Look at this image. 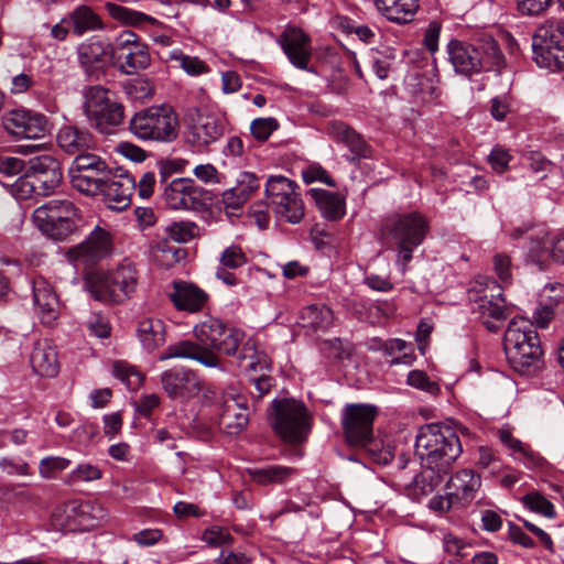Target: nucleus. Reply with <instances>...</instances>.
<instances>
[{
  "label": "nucleus",
  "mask_w": 564,
  "mask_h": 564,
  "mask_svg": "<svg viewBox=\"0 0 564 564\" xmlns=\"http://www.w3.org/2000/svg\"><path fill=\"white\" fill-rule=\"evenodd\" d=\"M12 194L18 199H29L33 197V195H39V189L36 184H34V178H32L28 173L20 176L12 184Z\"/></svg>",
  "instance_id": "nucleus-56"
},
{
  "label": "nucleus",
  "mask_w": 564,
  "mask_h": 564,
  "mask_svg": "<svg viewBox=\"0 0 564 564\" xmlns=\"http://www.w3.org/2000/svg\"><path fill=\"white\" fill-rule=\"evenodd\" d=\"M59 162L51 155H41L33 158L29 161V167L26 173L32 177L36 178L39 175L46 174L47 172L59 171Z\"/></svg>",
  "instance_id": "nucleus-47"
},
{
  "label": "nucleus",
  "mask_w": 564,
  "mask_h": 564,
  "mask_svg": "<svg viewBox=\"0 0 564 564\" xmlns=\"http://www.w3.org/2000/svg\"><path fill=\"white\" fill-rule=\"evenodd\" d=\"M278 42L293 66L307 69L312 57V45L310 36L303 30L288 25Z\"/></svg>",
  "instance_id": "nucleus-20"
},
{
  "label": "nucleus",
  "mask_w": 564,
  "mask_h": 564,
  "mask_svg": "<svg viewBox=\"0 0 564 564\" xmlns=\"http://www.w3.org/2000/svg\"><path fill=\"white\" fill-rule=\"evenodd\" d=\"M268 206L276 217L290 224H299L304 217V204L296 189L292 195H285L280 205L268 204Z\"/></svg>",
  "instance_id": "nucleus-36"
},
{
  "label": "nucleus",
  "mask_w": 564,
  "mask_h": 564,
  "mask_svg": "<svg viewBox=\"0 0 564 564\" xmlns=\"http://www.w3.org/2000/svg\"><path fill=\"white\" fill-rule=\"evenodd\" d=\"M249 422L248 408L242 397L227 394L221 403L219 429L228 435H238Z\"/></svg>",
  "instance_id": "nucleus-23"
},
{
  "label": "nucleus",
  "mask_w": 564,
  "mask_h": 564,
  "mask_svg": "<svg viewBox=\"0 0 564 564\" xmlns=\"http://www.w3.org/2000/svg\"><path fill=\"white\" fill-rule=\"evenodd\" d=\"M533 59L541 68L564 69V22L547 21L532 39Z\"/></svg>",
  "instance_id": "nucleus-11"
},
{
  "label": "nucleus",
  "mask_w": 564,
  "mask_h": 564,
  "mask_svg": "<svg viewBox=\"0 0 564 564\" xmlns=\"http://www.w3.org/2000/svg\"><path fill=\"white\" fill-rule=\"evenodd\" d=\"M76 207L69 199L54 198L37 207L32 215L35 226L55 240L66 239L75 229Z\"/></svg>",
  "instance_id": "nucleus-12"
},
{
  "label": "nucleus",
  "mask_w": 564,
  "mask_h": 564,
  "mask_svg": "<svg viewBox=\"0 0 564 564\" xmlns=\"http://www.w3.org/2000/svg\"><path fill=\"white\" fill-rule=\"evenodd\" d=\"M280 128V123L273 117L257 118L250 124L252 137L258 141H267L270 135Z\"/></svg>",
  "instance_id": "nucleus-48"
},
{
  "label": "nucleus",
  "mask_w": 564,
  "mask_h": 564,
  "mask_svg": "<svg viewBox=\"0 0 564 564\" xmlns=\"http://www.w3.org/2000/svg\"><path fill=\"white\" fill-rule=\"evenodd\" d=\"M112 375L124 383L129 390L138 389L143 381V376L135 367L121 360L112 365Z\"/></svg>",
  "instance_id": "nucleus-42"
},
{
  "label": "nucleus",
  "mask_w": 564,
  "mask_h": 564,
  "mask_svg": "<svg viewBox=\"0 0 564 564\" xmlns=\"http://www.w3.org/2000/svg\"><path fill=\"white\" fill-rule=\"evenodd\" d=\"M113 42L101 35H91L76 47L77 64L83 73L98 79L113 63Z\"/></svg>",
  "instance_id": "nucleus-15"
},
{
  "label": "nucleus",
  "mask_w": 564,
  "mask_h": 564,
  "mask_svg": "<svg viewBox=\"0 0 564 564\" xmlns=\"http://www.w3.org/2000/svg\"><path fill=\"white\" fill-rule=\"evenodd\" d=\"M84 113L101 133L109 134L123 121V106L102 86H90L84 91Z\"/></svg>",
  "instance_id": "nucleus-9"
},
{
  "label": "nucleus",
  "mask_w": 564,
  "mask_h": 564,
  "mask_svg": "<svg viewBox=\"0 0 564 564\" xmlns=\"http://www.w3.org/2000/svg\"><path fill=\"white\" fill-rule=\"evenodd\" d=\"M358 448H364L367 451L373 458L375 462L381 465H388L393 459V453L390 446H387L380 440H376L370 436L369 442L365 445H357Z\"/></svg>",
  "instance_id": "nucleus-46"
},
{
  "label": "nucleus",
  "mask_w": 564,
  "mask_h": 564,
  "mask_svg": "<svg viewBox=\"0 0 564 564\" xmlns=\"http://www.w3.org/2000/svg\"><path fill=\"white\" fill-rule=\"evenodd\" d=\"M112 170L110 167L87 172H68V176L75 189L87 196H97L109 181Z\"/></svg>",
  "instance_id": "nucleus-32"
},
{
  "label": "nucleus",
  "mask_w": 564,
  "mask_h": 564,
  "mask_svg": "<svg viewBox=\"0 0 564 564\" xmlns=\"http://www.w3.org/2000/svg\"><path fill=\"white\" fill-rule=\"evenodd\" d=\"M297 185L282 175L269 177L265 184L268 204L280 205L285 195H292Z\"/></svg>",
  "instance_id": "nucleus-38"
},
{
  "label": "nucleus",
  "mask_w": 564,
  "mask_h": 564,
  "mask_svg": "<svg viewBox=\"0 0 564 564\" xmlns=\"http://www.w3.org/2000/svg\"><path fill=\"white\" fill-rule=\"evenodd\" d=\"M329 135L339 143L345 144L352 154V160L370 156V147L354 129L346 123L336 121L328 126Z\"/></svg>",
  "instance_id": "nucleus-29"
},
{
  "label": "nucleus",
  "mask_w": 564,
  "mask_h": 564,
  "mask_svg": "<svg viewBox=\"0 0 564 564\" xmlns=\"http://www.w3.org/2000/svg\"><path fill=\"white\" fill-rule=\"evenodd\" d=\"M129 129L143 141L172 142L178 135V118L167 105L152 106L135 112Z\"/></svg>",
  "instance_id": "nucleus-6"
},
{
  "label": "nucleus",
  "mask_w": 564,
  "mask_h": 564,
  "mask_svg": "<svg viewBox=\"0 0 564 564\" xmlns=\"http://www.w3.org/2000/svg\"><path fill=\"white\" fill-rule=\"evenodd\" d=\"M62 178V170L39 175V177L34 178V184H36L39 195L46 196L53 193L55 188L59 186Z\"/></svg>",
  "instance_id": "nucleus-55"
},
{
  "label": "nucleus",
  "mask_w": 564,
  "mask_h": 564,
  "mask_svg": "<svg viewBox=\"0 0 564 564\" xmlns=\"http://www.w3.org/2000/svg\"><path fill=\"white\" fill-rule=\"evenodd\" d=\"M449 471H442L438 468L424 466V469L414 478L413 485L422 495L427 496L440 487Z\"/></svg>",
  "instance_id": "nucleus-41"
},
{
  "label": "nucleus",
  "mask_w": 564,
  "mask_h": 564,
  "mask_svg": "<svg viewBox=\"0 0 564 564\" xmlns=\"http://www.w3.org/2000/svg\"><path fill=\"white\" fill-rule=\"evenodd\" d=\"M163 197L172 209H199L209 193L192 178H175L164 187Z\"/></svg>",
  "instance_id": "nucleus-16"
},
{
  "label": "nucleus",
  "mask_w": 564,
  "mask_h": 564,
  "mask_svg": "<svg viewBox=\"0 0 564 564\" xmlns=\"http://www.w3.org/2000/svg\"><path fill=\"white\" fill-rule=\"evenodd\" d=\"M219 262V267L236 270L247 263V257L241 247L231 245L220 253Z\"/></svg>",
  "instance_id": "nucleus-50"
},
{
  "label": "nucleus",
  "mask_w": 564,
  "mask_h": 564,
  "mask_svg": "<svg viewBox=\"0 0 564 564\" xmlns=\"http://www.w3.org/2000/svg\"><path fill=\"white\" fill-rule=\"evenodd\" d=\"M84 325L88 334L97 338H107L111 332L108 318L99 313H91Z\"/></svg>",
  "instance_id": "nucleus-51"
},
{
  "label": "nucleus",
  "mask_w": 564,
  "mask_h": 564,
  "mask_svg": "<svg viewBox=\"0 0 564 564\" xmlns=\"http://www.w3.org/2000/svg\"><path fill=\"white\" fill-rule=\"evenodd\" d=\"M196 340L183 339L170 345L159 356L160 361L173 358L189 359L206 368L224 371V354L236 358V364L243 371H257L267 367V356L258 351L252 337L245 339V332L228 327L216 317H207L194 326Z\"/></svg>",
  "instance_id": "nucleus-1"
},
{
  "label": "nucleus",
  "mask_w": 564,
  "mask_h": 564,
  "mask_svg": "<svg viewBox=\"0 0 564 564\" xmlns=\"http://www.w3.org/2000/svg\"><path fill=\"white\" fill-rule=\"evenodd\" d=\"M171 57L180 62L181 67L192 76L202 75L208 72V66L196 56L185 55L182 52H173Z\"/></svg>",
  "instance_id": "nucleus-52"
},
{
  "label": "nucleus",
  "mask_w": 564,
  "mask_h": 564,
  "mask_svg": "<svg viewBox=\"0 0 564 564\" xmlns=\"http://www.w3.org/2000/svg\"><path fill=\"white\" fill-rule=\"evenodd\" d=\"M225 134V120L212 112H200L189 126L188 140L197 149H206Z\"/></svg>",
  "instance_id": "nucleus-22"
},
{
  "label": "nucleus",
  "mask_w": 564,
  "mask_h": 564,
  "mask_svg": "<svg viewBox=\"0 0 564 564\" xmlns=\"http://www.w3.org/2000/svg\"><path fill=\"white\" fill-rule=\"evenodd\" d=\"M30 364L36 375L47 378L55 377L59 370V362L57 350L53 343L48 339H41L34 343Z\"/></svg>",
  "instance_id": "nucleus-26"
},
{
  "label": "nucleus",
  "mask_w": 564,
  "mask_h": 564,
  "mask_svg": "<svg viewBox=\"0 0 564 564\" xmlns=\"http://www.w3.org/2000/svg\"><path fill=\"white\" fill-rule=\"evenodd\" d=\"M110 169L106 161L99 155L86 152L78 158H75L68 167V172H87L96 170Z\"/></svg>",
  "instance_id": "nucleus-45"
},
{
  "label": "nucleus",
  "mask_w": 564,
  "mask_h": 564,
  "mask_svg": "<svg viewBox=\"0 0 564 564\" xmlns=\"http://www.w3.org/2000/svg\"><path fill=\"white\" fill-rule=\"evenodd\" d=\"M101 470L91 464L78 465L69 475V481H94L101 478Z\"/></svg>",
  "instance_id": "nucleus-57"
},
{
  "label": "nucleus",
  "mask_w": 564,
  "mask_h": 564,
  "mask_svg": "<svg viewBox=\"0 0 564 564\" xmlns=\"http://www.w3.org/2000/svg\"><path fill=\"white\" fill-rule=\"evenodd\" d=\"M85 285L99 302L122 303L137 290V270L131 262H122L109 273L93 271L86 275Z\"/></svg>",
  "instance_id": "nucleus-5"
},
{
  "label": "nucleus",
  "mask_w": 564,
  "mask_h": 564,
  "mask_svg": "<svg viewBox=\"0 0 564 564\" xmlns=\"http://www.w3.org/2000/svg\"><path fill=\"white\" fill-rule=\"evenodd\" d=\"M113 63L126 75H133L151 64L148 45L132 31H123L113 40Z\"/></svg>",
  "instance_id": "nucleus-14"
},
{
  "label": "nucleus",
  "mask_w": 564,
  "mask_h": 564,
  "mask_svg": "<svg viewBox=\"0 0 564 564\" xmlns=\"http://www.w3.org/2000/svg\"><path fill=\"white\" fill-rule=\"evenodd\" d=\"M522 502L529 510L535 513L542 514L549 519L555 517L554 505L536 491L527 494L522 498Z\"/></svg>",
  "instance_id": "nucleus-44"
},
{
  "label": "nucleus",
  "mask_w": 564,
  "mask_h": 564,
  "mask_svg": "<svg viewBox=\"0 0 564 564\" xmlns=\"http://www.w3.org/2000/svg\"><path fill=\"white\" fill-rule=\"evenodd\" d=\"M384 17L395 23L403 24L413 20L419 9V0H391Z\"/></svg>",
  "instance_id": "nucleus-39"
},
{
  "label": "nucleus",
  "mask_w": 564,
  "mask_h": 564,
  "mask_svg": "<svg viewBox=\"0 0 564 564\" xmlns=\"http://www.w3.org/2000/svg\"><path fill=\"white\" fill-rule=\"evenodd\" d=\"M308 193L314 199L323 218L330 221H336L345 216V198L338 193L329 192L323 188H311Z\"/></svg>",
  "instance_id": "nucleus-31"
},
{
  "label": "nucleus",
  "mask_w": 564,
  "mask_h": 564,
  "mask_svg": "<svg viewBox=\"0 0 564 564\" xmlns=\"http://www.w3.org/2000/svg\"><path fill=\"white\" fill-rule=\"evenodd\" d=\"M137 334L142 347L149 352L156 350L165 343V325L160 318H141Z\"/></svg>",
  "instance_id": "nucleus-34"
},
{
  "label": "nucleus",
  "mask_w": 564,
  "mask_h": 564,
  "mask_svg": "<svg viewBox=\"0 0 564 564\" xmlns=\"http://www.w3.org/2000/svg\"><path fill=\"white\" fill-rule=\"evenodd\" d=\"M530 239L529 257L534 263L543 269L547 260L552 258V241L544 231H540L534 236L531 235Z\"/></svg>",
  "instance_id": "nucleus-40"
},
{
  "label": "nucleus",
  "mask_w": 564,
  "mask_h": 564,
  "mask_svg": "<svg viewBox=\"0 0 564 564\" xmlns=\"http://www.w3.org/2000/svg\"><path fill=\"white\" fill-rule=\"evenodd\" d=\"M135 178L123 169L112 170L109 181L105 184L99 195L112 210H123L131 204V197L135 191Z\"/></svg>",
  "instance_id": "nucleus-18"
},
{
  "label": "nucleus",
  "mask_w": 564,
  "mask_h": 564,
  "mask_svg": "<svg viewBox=\"0 0 564 564\" xmlns=\"http://www.w3.org/2000/svg\"><path fill=\"white\" fill-rule=\"evenodd\" d=\"M56 142L64 153L75 158L85 154L95 145L94 137L87 129L73 124H65L58 129Z\"/></svg>",
  "instance_id": "nucleus-24"
},
{
  "label": "nucleus",
  "mask_w": 564,
  "mask_h": 564,
  "mask_svg": "<svg viewBox=\"0 0 564 564\" xmlns=\"http://www.w3.org/2000/svg\"><path fill=\"white\" fill-rule=\"evenodd\" d=\"M170 299L177 310L196 313L203 310L209 295L193 283L178 281L174 283Z\"/></svg>",
  "instance_id": "nucleus-28"
},
{
  "label": "nucleus",
  "mask_w": 564,
  "mask_h": 564,
  "mask_svg": "<svg viewBox=\"0 0 564 564\" xmlns=\"http://www.w3.org/2000/svg\"><path fill=\"white\" fill-rule=\"evenodd\" d=\"M503 345L510 360L521 367H530L543 354L534 324L523 317H513L509 322Z\"/></svg>",
  "instance_id": "nucleus-8"
},
{
  "label": "nucleus",
  "mask_w": 564,
  "mask_h": 564,
  "mask_svg": "<svg viewBox=\"0 0 564 564\" xmlns=\"http://www.w3.org/2000/svg\"><path fill=\"white\" fill-rule=\"evenodd\" d=\"M406 382L409 386L425 391L432 395H436L441 390L438 383L432 381L426 373L421 370L410 371Z\"/></svg>",
  "instance_id": "nucleus-53"
},
{
  "label": "nucleus",
  "mask_w": 564,
  "mask_h": 564,
  "mask_svg": "<svg viewBox=\"0 0 564 564\" xmlns=\"http://www.w3.org/2000/svg\"><path fill=\"white\" fill-rule=\"evenodd\" d=\"M163 538V532L160 529H143L133 533L129 540L135 542L141 547H148L156 544Z\"/></svg>",
  "instance_id": "nucleus-60"
},
{
  "label": "nucleus",
  "mask_w": 564,
  "mask_h": 564,
  "mask_svg": "<svg viewBox=\"0 0 564 564\" xmlns=\"http://www.w3.org/2000/svg\"><path fill=\"white\" fill-rule=\"evenodd\" d=\"M384 234L397 250L395 264L402 273L430 231L429 220L419 212L399 214L386 220Z\"/></svg>",
  "instance_id": "nucleus-4"
},
{
  "label": "nucleus",
  "mask_w": 564,
  "mask_h": 564,
  "mask_svg": "<svg viewBox=\"0 0 564 564\" xmlns=\"http://www.w3.org/2000/svg\"><path fill=\"white\" fill-rule=\"evenodd\" d=\"M70 464V460L59 456H48L40 462L39 473L43 478L52 479L57 476L58 473L66 469Z\"/></svg>",
  "instance_id": "nucleus-49"
},
{
  "label": "nucleus",
  "mask_w": 564,
  "mask_h": 564,
  "mask_svg": "<svg viewBox=\"0 0 564 564\" xmlns=\"http://www.w3.org/2000/svg\"><path fill=\"white\" fill-rule=\"evenodd\" d=\"M294 473V468L282 465H268L249 469L251 479L259 485L282 484Z\"/></svg>",
  "instance_id": "nucleus-37"
},
{
  "label": "nucleus",
  "mask_w": 564,
  "mask_h": 564,
  "mask_svg": "<svg viewBox=\"0 0 564 564\" xmlns=\"http://www.w3.org/2000/svg\"><path fill=\"white\" fill-rule=\"evenodd\" d=\"M463 452L455 427L441 423L422 425L415 437V453L424 466L451 471Z\"/></svg>",
  "instance_id": "nucleus-2"
},
{
  "label": "nucleus",
  "mask_w": 564,
  "mask_h": 564,
  "mask_svg": "<svg viewBox=\"0 0 564 564\" xmlns=\"http://www.w3.org/2000/svg\"><path fill=\"white\" fill-rule=\"evenodd\" d=\"M259 186L260 183L258 177L251 172H241L235 185L237 191H239V193H241V195H243L247 200L259 188Z\"/></svg>",
  "instance_id": "nucleus-58"
},
{
  "label": "nucleus",
  "mask_w": 564,
  "mask_h": 564,
  "mask_svg": "<svg viewBox=\"0 0 564 564\" xmlns=\"http://www.w3.org/2000/svg\"><path fill=\"white\" fill-rule=\"evenodd\" d=\"M203 540L210 545H220L231 543L230 533L221 527H213L203 533Z\"/></svg>",
  "instance_id": "nucleus-63"
},
{
  "label": "nucleus",
  "mask_w": 564,
  "mask_h": 564,
  "mask_svg": "<svg viewBox=\"0 0 564 564\" xmlns=\"http://www.w3.org/2000/svg\"><path fill=\"white\" fill-rule=\"evenodd\" d=\"M65 22L69 24L72 34L76 37L106 29L102 18L87 4H79L74 8L65 15Z\"/></svg>",
  "instance_id": "nucleus-27"
},
{
  "label": "nucleus",
  "mask_w": 564,
  "mask_h": 564,
  "mask_svg": "<svg viewBox=\"0 0 564 564\" xmlns=\"http://www.w3.org/2000/svg\"><path fill=\"white\" fill-rule=\"evenodd\" d=\"M511 155L502 147H495L488 155V162L497 173H503L508 170Z\"/></svg>",
  "instance_id": "nucleus-59"
},
{
  "label": "nucleus",
  "mask_w": 564,
  "mask_h": 564,
  "mask_svg": "<svg viewBox=\"0 0 564 564\" xmlns=\"http://www.w3.org/2000/svg\"><path fill=\"white\" fill-rule=\"evenodd\" d=\"M447 486L457 502L468 503L475 499L481 479L474 470L462 469L449 479Z\"/></svg>",
  "instance_id": "nucleus-30"
},
{
  "label": "nucleus",
  "mask_w": 564,
  "mask_h": 564,
  "mask_svg": "<svg viewBox=\"0 0 564 564\" xmlns=\"http://www.w3.org/2000/svg\"><path fill=\"white\" fill-rule=\"evenodd\" d=\"M161 382L170 398L187 397L199 390V382L196 373L188 368L180 367L164 371Z\"/></svg>",
  "instance_id": "nucleus-25"
},
{
  "label": "nucleus",
  "mask_w": 564,
  "mask_h": 564,
  "mask_svg": "<svg viewBox=\"0 0 564 564\" xmlns=\"http://www.w3.org/2000/svg\"><path fill=\"white\" fill-rule=\"evenodd\" d=\"M170 236L177 242H187L198 234V226L192 221L173 223L169 227Z\"/></svg>",
  "instance_id": "nucleus-54"
},
{
  "label": "nucleus",
  "mask_w": 564,
  "mask_h": 564,
  "mask_svg": "<svg viewBox=\"0 0 564 564\" xmlns=\"http://www.w3.org/2000/svg\"><path fill=\"white\" fill-rule=\"evenodd\" d=\"M3 127L8 133L19 139H41L48 132L46 117L26 109L9 111L3 117Z\"/></svg>",
  "instance_id": "nucleus-17"
},
{
  "label": "nucleus",
  "mask_w": 564,
  "mask_h": 564,
  "mask_svg": "<svg viewBox=\"0 0 564 564\" xmlns=\"http://www.w3.org/2000/svg\"><path fill=\"white\" fill-rule=\"evenodd\" d=\"M378 408L366 403H346L340 413L343 435L349 446L365 445L373 434Z\"/></svg>",
  "instance_id": "nucleus-13"
},
{
  "label": "nucleus",
  "mask_w": 564,
  "mask_h": 564,
  "mask_svg": "<svg viewBox=\"0 0 564 564\" xmlns=\"http://www.w3.org/2000/svg\"><path fill=\"white\" fill-rule=\"evenodd\" d=\"M494 271L502 283L511 279V259L508 254L497 253L494 257Z\"/></svg>",
  "instance_id": "nucleus-62"
},
{
  "label": "nucleus",
  "mask_w": 564,
  "mask_h": 564,
  "mask_svg": "<svg viewBox=\"0 0 564 564\" xmlns=\"http://www.w3.org/2000/svg\"><path fill=\"white\" fill-rule=\"evenodd\" d=\"M105 10L113 19L129 25H139L148 19L144 13L131 10L115 2H106Z\"/></svg>",
  "instance_id": "nucleus-43"
},
{
  "label": "nucleus",
  "mask_w": 564,
  "mask_h": 564,
  "mask_svg": "<svg viewBox=\"0 0 564 564\" xmlns=\"http://www.w3.org/2000/svg\"><path fill=\"white\" fill-rule=\"evenodd\" d=\"M446 48L455 73L466 77L480 72L499 73L506 64L498 43L491 36H481L474 43L453 39Z\"/></svg>",
  "instance_id": "nucleus-3"
},
{
  "label": "nucleus",
  "mask_w": 564,
  "mask_h": 564,
  "mask_svg": "<svg viewBox=\"0 0 564 564\" xmlns=\"http://www.w3.org/2000/svg\"><path fill=\"white\" fill-rule=\"evenodd\" d=\"M271 424L274 432L288 443L303 442L311 431V417L305 405L294 399L272 402Z\"/></svg>",
  "instance_id": "nucleus-10"
},
{
  "label": "nucleus",
  "mask_w": 564,
  "mask_h": 564,
  "mask_svg": "<svg viewBox=\"0 0 564 564\" xmlns=\"http://www.w3.org/2000/svg\"><path fill=\"white\" fill-rule=\"evenodd\" d=\"M406 90L422 104L437 102L441 97V89L433 76L412 74L405 80Z\"/></svg>",
  "instance_id": "nucleus-33"
},
{
  "label": "nucleus",
  "mask_w": 564,
  "mask_h": 564,
  "mask_svg": "<svg viewBox=\"0 0 564 564\" xmlns=\"http://www.w3.org/2000/svg\"><path fill=\"white\" fill-rule=\"evenodd\" d=\"M111 249L110 234L96 227L80 245L68 250L67 257L76 264L82 263L88 267L107 257Z\"/></svg>",
  "instance_id": "nucleus-19"
},
{
  "label": "nucleus",
  "mask_w": 564,
  "mask_h": 564,
  "mask_svg": "<svg viewBox=\"0 0 564 564\" xmlns=\"http://www.w3.org/2000/svg\"><path fill=\"white\" fill-rule=\"evenodd\" d=\"M393 57L389 53L378 52L372 58V69L380 79H386L389 75Z\"/></svg>",
  "instance_id": "nucleus-61"
},
{
  "label": "nucleus",
  "mask_w": 564,
  "mask_h": 564,
  "mask_svg": "<svg viewBox=\"0 0 564 564\" xmlns=\"http://www.w3.org/2000/svg\"><path fill=\"white\" fill-rule=\"evenodd\" d=\"M471 312L478 316L489 332H497L500 323L509 316L502 286L490 278L475 281L468 291Z\"/></svg>",
  "instance_id": "nucleus-7"
},
{
  "label": "nucleus",
  "mask_w": 564,
  "mask_h": 564,
  "mask_svg": "<svg viewBox=\"0 0 564 564\" xmlns=\"http://www.w3.org/2000/svg\"><path fill=\"white\" fill-rule=\"evenodd\" d=\"M333 323V312L324 304H311L303 307L299 315V325L310 330H324Z\"/></svg>",
  "instance_id": "nucleus-35"
},
{
  "label": "nucleus",
  "mask_w": 564,
  "mask_h": 564,
  "mask_svg": "<svg viewBox=\"0 0 564 564\" xmlns=\"http://www.w3.org/2000/svg\"><path fill=\"white\" fill-rule=\"evenodd\" d=\"M25 167L24 161L14 156H0V173L12 177L20 174Z\"/></svg>",
  "instance_id": "nucleus-64"
},
{
  "label": "nucleus",
  "mask_w": 564,
  "mask_h": 564,
  "mask_svg": "<svg viewBox=\"0 0 564 564\" xmlns=\"http://www.w3.org/2000/svg\"><path fill=\"white\" fill-rule=\"evenodd\" d=\"M33 304L43 325L53 326L61 314L59 299L51 283L42 276L32 281Z\"/></svg>",
  "instance_id": "nucleus-21"
}]
</instances>
